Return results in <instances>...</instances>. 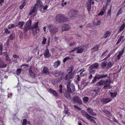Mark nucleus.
Returning <instances> with one entry per match:
<instances>
[{
    "label": "nucleus",
    "instance_id": "1",
    "mask_svg": "<svg viewBox=\"0 0 125 125\" xmlns=\"http://www.w3.org/2000/svg\"><path fill=\"white\" fill-rule=\"evenodd\" d=\"M73 70V68L72 67H70L67 70L68 73L66 75L65 78V80H68L73 78L74 76V73L72 72Z\"/></svg>",
    "mask_w": 125,
    "mask_h": 125
},
{
    "label": "nucleus",
    "instance_id": "2",
    "mask_svg": "<svg viewBox=\"0 0 125 125\" xmlns=\"http://www.w3.org/2000/svg\"><path fill=\"white\" fill-rule=\"evenodd\" d=\"M56 20L59 22H65L68 21L67 19L63 15L59 14L57 15L55 18Z\"/></svg>",
    "mask_w": 125,
    "mask_h": 125
},
{
    "label": "nucleus",
    "instance_id": "3",
    "mask_svg": "<svg viewBox=\"0 0 125 125\" xmlns=\"http://www.w3.org/2000/svg\"><path fill=\"white\" fill-rule=\"evenodd\" d=\"M98 63H96L90 66L89 68V72L92 73H95V70L98 68Z\"/></svg>",
    "mask_w": 125,
    "mask_h": 125
},
{
    "label": "nucleus",
    "instance_id": "4",
    "mask_svg": "<svg viewBox=\"0 0 125 125\" xmlns=\"http://www.w3.org/2000/svg\"><path fill=\"white\" fill-rule=\"evenodd\" d=\"M106 77L108 78V76L107 74H103L102 75L97 74L94 77L91 83H94L97 79L99 80L100 79H102Z\"/></svg>",
    "mask_w": 125,
    "mask_h": 125
},
{
    "label": "nucleus",
    "instance_id": "5",
    "mask_svg": "<svg viewBox=\"0 0 125 125\" xmlns=\"http://www.w3.org/2000/svg\"><path fill=\"white\" fill-rule=\"evenodd\" d=\"M48 27L51 35H55L58 31L57 28L54 26L49 25Z\"/></svg>",
    "mask_w": 125,
    "mask_h": 125
},
{
    "label": "nucleus",
    "instance_id": "6",
    "mask_svg": "<svg viewBox=\"0 0 125 125\" xmlns=\"http://www.w3.org/2000/svg\"><path fill=\"white\" fill-rule=\"evenodd\" d=\"M110 79L108 80H106V83H105V85L103 87V89H110L112 88V86L110 85L111 83L110 81Z\"/></svg>",
    "mask_w": 125,
    "mask_h": 125
},
{
    "label": "nucleus",
    "instance_id": "7",
    "mask_svg": "<svg viewBox=\"0 0 125 125\" xmlns=\"http://www.w3.org/2000/svg\"><path fill=\"white\" fill-rule=\"evenodd\" d=\"M73 101L77 103L79 105L82 104V101L80 99V98L76 96H74L73 98Z\"/></svg>",
    "mask_w": 125,
    "mask_h": 125
},
{
    "label": "nucleus",
    "instance_id": "8",
    "mask_svg": "<svg viewBox=\"0 0 125 125\" xmlns=\"http://www.w3.org/2000/svg\"><path fill=\"white\" fill-rule=\"evenodd\" d=\"M112 101V99L110 98H104L101 99V101L103 104H106Z\"/></svg>",
    "mask_w": 125,
    "mask_h": 125
},
{
    "label": "nucleus",
    "instance_id": "9",
    "mask_svg": "<svg viewBox=\"0 0 125 125\" xmlns=\"http://www.w3.org/2000/svg\"><path fill=\"white\" fill-rule=\"evenodd\" d=\"M75 48L76 51L77 53H79L82 52L83 50V47L82 46H80L79 47H77Z\"/></svg>",
    "mask_w": 125,
    "mask_h": 125
},
{
    "label": "nucleus",
    "instance_id": "10",
    "mask_svg": "<svg viewBox=\"0 0 125 125\" xmlns=\"http://www.w3.org/2000/svg\"><path fill=\"white\" fill-rule=\"evenodd\" d=\"M87 85V83L85 82L84 81H83L81 83L80 86L78 84V88L80 89H83V88L85 87Z\"/></svg>",
    "mask_w": 125,
    "mask_h": 125
},
{
    "label": "nucleus",
    "instance_id": "11",
    "mask_svg": "<svg viewBox=\"0 0 125 125\" xmlns=\"http://www.w3.org/2000/svg\"><path fill=\"white\" fill-rule=\"evenodd\" d=\"M33 28L31 26H24V33L26 34L29 30H33Z\"/></svg>",
    "mask_w": 125,
    "mask_h": 125
},
{
    "label": "nucleus",
    "instance_id": "12",
    "mask_svg": "<svg viewBox=\"0 0 125 125\" xmlns=\"http://www.w3.org/2000/svg\"><path fill=\"white\" fill-rule=\"evenodd\" d=\"M69 29V26L67 24H64L62 25V29L63 31L68 30Z\"/></svg>",
    "mask_w": 125,
    "mask_h": 125
},
{
    "label": "nucleus",
    "instance_id": "13",
    "mask_svg": "<svg viewBox=\"0 0 125 125\" xmlns=\"http://www.w3.org/2000/svg\"><path fill=\"white\" fill-rule=\"evenodd\" d=\"M93 110L92 109L89 108L87 109V112L89 113V114L92 115L96 116V114L94 112H93Z\"/></svg>",
    "mask_w": 125,
    "mask_h": 125
},
{
    "label": "nucleus",
    "instance_id": "14",
    "mask_svg": "<svg viewBox=\"0 0 125 125\" xmlns=\"http://www.w3.org/2000/svg\"><path fill=\"white\" fill-rule=\"evenodd\" d=\"M42 4L41 1H38L36 4L34 6V7L37 9L38 8H41L42 6Z\"/></svg>",
    "mask_w": 125,
    "mask_h": 125
},
{
    "label": "nucleus",
    "instance_id": "15",
    "mask_svg": "<svg viewBox=\"0 0 125 125\" xmlns=\"http://www.w3.org/2000/svg\"><path fill=\"white\" fill-rule=\"evenodd\" d=\"M7 65L0 58V68H3L6 67Z\"/></svg>",
    "mask_w": 125,
    "mask_h": 125
},
{
    "label": "nucleus",
    "instance_id": "16",
    "mask_svg": "<svg viewBox=\"0 0 125 125\" xmlns=\"http://www.w3.org/2000/svg\"><path fill=\"white\" fill-rule=\"evenodd\" d=\"M42 72L46 75L50 73L49 69L46 66H44L43 67Z\"/></svg>",
    "mask_w": 125,
    "mask_h": 125
},
{
    "label": "nucleus",
    "instance_id": "17",
    "mask_svg": "<svg viewBox=\"0 0 125 125\" xmlns=\"http://www.w3.org/2000/svg\"><path fill=\"white\" fill-rule=\"evenodd\" d=\"M92 0H88L87 4V7L88 11H90L91 10V2Z\"/></svg>",
    "mask_w": 125,
    "mask_h": 125
},
{
    "label": "nucleus",
    "instance_id": "18",
    "mask_svg": "<svg viewBox=\"0 0 125 125\" xmlns=\"http://www.w3.org/2000/svg\"><path fill=\"white\" fill-rule=\"evenodd\" d=\"M77 13L76 11L73 10L70 11L69 13L70 17H73L74 16V15L76 14Z\"/></svg>",
    "mask_w": 125,
    "mask_h": 125
},
{
    "label": "nucleus",
    "instance_id": "19",
    "mask_svg": "<svg viewBox=\"0 0 125 125\" xmlns=\"http://www.w3.org/2000/svg\"><path fill=\"white\" fill-rule=\"evenodd\" d=\"M87 118H86L87 119H88L91 122L94 123H95L96 122L93 119H96V118H95L94 117L90 116V115H89V116Z\"/></svg>",
    "mask_w": 125,
    "mask_h": 125
},
{
    "label": "nucleus",
    "instance_id": "20",
    "mask_svg": "<svg viewBox=\"0 0 125 125\" xmlns=\"http://www.w3.org/2000/svg\"><path fill=\"white\" fill-rule=\"evenodd\" d=\"M106 81H105L103 80H101L100 81L98 82L96 84V85L97 86H99L103 85L104 84L105 85V83H106Z\"/></svg>",
    "mask_w": 125,
    "mask_h": 125
},
{
    "label": "nucleus",
    "instance_id": "21",
    "mask_svg": "<svg viewBox=\"0 0 125 125\" xmlns=\"http://www.w3.org/2000/svg\"><path fill=\"white\" fill-rule=\"evenodd\" d=\"M100 91V89H96L94 91V92L92 94V96L95 97L97 95L98 93Z\"/></svg>",
    "mask_w": 125,
    "mask_h": 125
},
{
    "label": "nucleus",
    "instance_id": "22",
    "mask_svg": "<svg viewBox=\"0 0 125 125\" xmlns=\"http://www.w3.org/2000/svg\"><path fill=\"white\" fill-rule=\"evenodd\" d=\"M45 57L48 58L51 56V54H50L49 51L48 49H47L46 51L44 54Z\"/></svg>",
    "mask_w": 125,
    "mask_h": 125
},
{
    "label": "nucleus",
    "instance_id": "23",
    "mask_svg": "<svg viewBox=\"0 0 125 125\" xmlns=\"http://www.w3.org/2000/svg\"><path fill=\"white\" fill-rule=\"evenodd\" d=\"M85 70L83 69H82L80 70L79 71V72H81L80 73V75L81 76H86L87 74L86 73H84Z\"/></svg>",
    "mask_w": 125,
    "mask_h": 125
},
{
    "label": "nucleus",
    "instance_id": "24",
    "mask_svg": "<svg viewBox=\"0 0 125 125\" xmlns=\"http://www.w3.org/2000/svg\"><path fill=\"white\" fill-rule=\"evenodd\" d=\"M69 93L66 92L64 93V96L68 99L71 98V96Z\"/></svg>",
    "mask_w": 125,
    "mask_h": 125
},
{
    "label": "nucleus",
    "instance_id": "25",
    "mask_svg": "<svg viewBox=\"0 0 125 125\" xmlns=\"http://www.w3.org/2000/svg\"><path fill=\"white\" fill-rule=\"evenodd\" d=\"M24 24V22L23 21L19 22L18 24L15 25V27H17L19 25L20 26H19V27L21 28L23 26Z\"/></svg>",
    "mask_w": 125,
    "mask_h": 125
},
{
    "label": "nucleus",
    "instance_id": "26",
    "mask_svg": "<svg viewBox=\"0 0 125 125\" xmlns=\"http://www.w3.org/2000/svg\"><path fill=\"white\" fill-rule=\"evenodd\" d=\"M49 91L52 92V94L58 97V94L56 92L55 90H53L51 88H50L49 89Z\"/></svg>",
    "mask_w": 125,
    "mask_h": 125
},
{
    "label": "nucleus",
    "instance_id": "27",
    "mask_svg": "<svg viewBox=\"0 0 125 125\" xmlns=\"http://www.w3.org/2000/svg\"><path fill=\"white\" fill-rule=\"evenodd\" d=\"M84 117H85L86 118L88 117L89 115L84 110H83L81 111Z\"/></svg>",
    "mask_w": 125,
    "mask_h": 125
},
{
    "label": "nucleus",
    "instance_id": "28",
    "mask_svg": "<svg viewBox=\"0 0 125 125\" xmlns=\"http://www.w3.org/2000/svg\"><path fill=\"white\" fill-rule=\"evenodd\" d=\"M111 34L110 32L109 31H106L104 34V37L105 38H106L107 37H109Z\"/></svg>",
    "mask_w": 125,
    "mask_h": 125
},
{
    "label": "nucleus",
    "instance_id": "29",
    "mask_svg": "<svg viewBox=\"0 0 125 125\" xmlns=\"http://www.w3.org/2000/svg\"><path fill=\"white\" fill-rule=\"evenodd\" d=\"M60 64V62L59 60L56 62L54 63V67L55 68H57Z\"/></svg>",
    "mask_w": 125,
    "mask_h": 125
},
{
    "label": "nucleus",
    "instance_id": "30",
    "mask_svg": "<svg viewBox=\"0 0 125 125\" xmlns=\"http://www.w3.org/2000/svg\"><path fill=\"white\" fill-rule=\"evenodd\" d=\"M110 94L111 95V96L112 97L114 98L116 97L117 94V92H110Z\"/></svg>",
    "mask_w": 125,
    "mask_h": 125
},
{
    "label": "nucleus",
    "instance_id": "31",
    "mask_svg": "<svg viewBox=\"0 0 125 125\" xmlns=\"http://www.w3.org/2000/svg\"><path fill=\"white\" fill-rule=\"evenodd\" d=\"M99 46L98 45H96L94 47L92 48V50L93 52H95L98 51Z\"/></svg>",
    "mask_w": 125,
    "mask_h": 125
},
{
    "label": "nucleus",
    "instance_id": "32",
    "mask_svg": "<svg viewBox=\"0 0 125 125\" xmlns=\"http://www.w3.org/2000/svg\"><path fill=\"white\" fill-rule=\"evenodd\" d=\"M37 11V9L35 8V7H34L33 10L29 13V15H32L33 13H34L35 12Z\"/></svg>",
    "mask_w": 125,
    "mask_h": 125
},
{
    "label": "nucleus",
    "instance_id": "33",
    "mask_svg": "<svg viewBox=\"0 0 125 125\" xmlns=\"http://www.w3.org/2000/svg\"><path fill=\"white\" fill-rule=\"evenodd\" d=\"M89 98L88 97H84L83 99V100L85 103H87L88 101Z\"/></svg>",
    "mask_w": 125,
    "mask_h": 125
},
{
    "label": "nucleus",
    "instance_id": "34",
    "mask_svg": "<svg viewBox=\"0 0 125 125\" xmlns=\"http://www.w3.org/2000/svg\"><path fill=\"white\" fill-rule=\"evenodd\" d=\"M125 27V23H124L121 26L120 29L119 30V31H122L124 29V28Z\"/></svg>",
    "mask_w": 125,
    "mask_h": 125
},
{
    "label": "nucleus",
    "instance_id": "35",
    "mask_svg": "<svg viewBox=\"0 0 125 125\" xmlns=\"http://www.w3.org/2000/svg\"><path fill=\"white\" fill-rule=\"evenodd\" d=\"M31 19H30L29 20L26 22V26H31Z\"/></svg>",
    "mask_w": 125,
    "mask_h": 125
},
{
    "label": "nucleus",
    "instance_id": "36",
    "mask_svg": "<svg viewBox=\"0 0 125 125\" xmlns=\"http://www.w3.org/2000/svg\"><path fill=\"white\" fill-rule=\"evenodd\" d=\"M15 35L13 34H10L9 37V39L10 40H13L14 38H15Z\"/></svg>",
    "mask_w": 125,
    "mask_h": 125
},
{
    "label": "nucleus",
    "instance_id": "37",
    "mask_svg": "<svg viewBox=\"0 0 125 125\" xmlns=\"http://www.w3.org/2000/svg\"><path fill=\"white\" fill-rule=\"evenodd\" d=\"M114 63L113 62H109L108 63L107 65V67L108 68H110L114 64Z\"/></svg>",
    "mask_w": 125,
    "mask_h": 125
},
{
    "label": "nucleus",
    "instance_id": "38",
    "mask_svg": "<svg viewBox=\"0 0 125 125\" xmlns=\"http://www.w3.org/2000/svg\"><path fill=\"white\" fill-rule=\"evenodd\" d=\"M124 37L123 36H120L118 39L117 42L116 44H117L119 43L121 41L122 39H123Z\"/></svg>",
    "mask_w": 125,
    "mask_h": 125
},
{
    "label": "nucleus",
    "instance_id": "39",
    "mask_svg": "<svg viewBox=\"0 0 125 125\" xmlns=\"http://www.w3.org/2000/svg\"><path fill=\"white\" fill-rule=\"evenodd\" d=\"M43 40L41 43L42 44H46V42L47 41L46 38H45L44 37H43Z\"/></svg>",
    "mask_w": 125,
    "mask_h": 125
},
{
    "label": "nucleus",
    "instance_id": "40",
    "mask_svg": "<svg viewBox=\"0 0 125 125\" xmlns=\"http://www.w3.org/2000/svg\"><path fill=\"white\" fill-rule=\"evenodd\" d=\"M122 12H123V11L122 9V8H120L119 9V10L118 11V12H117V16H118L120 14H121Z\"/></svg>",
    "mask_w": 125,
    "mask_h": 125
},
{
    "label": "nucleus",
    "instance_id": "41",
    "mask_svg": "<svg viewBox=\"0 0 125 125\" xmlns=\"http://www.w3.org/2000/svg\"><path fill=\"white\" fill-rule=\"evenodd\" d=\"M38 22L36 23H35L33 25V26H31L33 28V29L34 28H35V29L37 28L38 27Z\"/></svg>",
    "mask_w": 125,
    "mask_h": 125
},
{
    "label": "nucleus",
    "instance_id": "42",
    "mask_svg": "<svg viewBox=\"0 0 125 125\" xmlns=\"http://www.w3.org/2000/svg\"><path fill=\"white\" fill-rule=\"evenodd\" d=\"M54 74L56 76H59L61 73L60 72H57V71H55L54 72Z\"/></svg>",
    "mask_w": 125,
    "mask_h": 125
},
{
    "label": "nucleus",
    "instance_id": "43",
    "mask_svg": "<svg viewBox=\"0 0 125 125\" xmlns=\"http://www.w3.org/2000/svg\"><path fill=\"white\" fill-rule=\"evenodd\" d=\"M22 69H18L16 71V74L17 75H19L21 73V71Z\"/></svg>",
    "mask_w": 125,
    "mask_h": 125
},
{
    "label": "nucleus",
    "instance_id": "44",
    "mask_svg": "<svg viewBox=\"0 0 125 125\" xmlns=\"http://www.w3.org/2000/svg\"><path fill=\"white\" fill-rule=\"evenodd\" d=\"M6 60V61L8 62H10V60L9 58V57H8V55H6L5 56Z\"/></svg>",
    "mask_w": 125,
    "mask_h": 125
},
{
    "label": "nucleus",
    "instance_id": "45",
    "mask_svg": "<svg viewBox=\"0 0 125 125\" xmlns=\"http://www.w3.org/2000/svg\"><path fill=\"white\" fill-rule=\"evenodd\" d=\"M107 62H104L102 63V67L103 68H105V66L107 64Z\"/></svg>",
    "mask_w": 125,
    "mask_h": 125
},
{
    "label": "nucleus",
    "instance_id": "46",
    "mask_svg": "<svg viewBox=\"0 0 125 125\" xmlns=\"http://www.w3.org/2000/svg\"><path fill=\"white\" fill-rule=\"evenodd\" d=\"M67 92L68 93H71L72 92V90L71 88L70 87V86L69 87L67 86Z\"/></svg>",
    "mask_w": 125,
    "mask_h": 125
},
{
    "label": "nucleus",
    "instance_id": "47",
    "mask_svg": "<svg viewBox=\"0 0 125 125\" xmlns=\"http://www.w3.org/2000/svg\"><path fill=\"white\" fill-rule=\"evenodd\" d=\"M107 7V5L106 4H105L104 5L103 8V10L104 11V12H105L106 10V9Z\"/></svg>",
    "mask_w": 125,
    "mask_h": 125
},
{
    "label": "nucleus",
    "instance_id": "48",
    "mask_svg": "<svg viewBox=\"0 0 125 125\" xmlns=\"http://www.w3.org/2000/svg\"><path fill=\"white\" fill-rule=\"evenodd\" d=\"M70 59L69 58V57H67L65 58H64V59L63 60V62L64 63L67 60H68L69 59Z\"/></svg>",
    "mask_w": 125,
    "mask_h": 125
},
{
    "label": "nucleus",
    "instance_id": "49",
    "mask_svg": "<svg viewBox=\"0 0 125 125\" xmlns=\"http://www.w3.org/2000/svg\"><path fill=\"white\" fill-rule=\"evenodd\" d=\"M27 120L26 119H24L23 120V123H22L23 125H26L27 123Z\"/></svg>",
    "mask_w": 125,
    "mask_h": 125
},
{
    "label": "nucleus",
    "instance_id": "50",
    "mask_svg": "<svg viewBox=\"0 0 125 125\" xmlns=\"http://www.w3.org/2000/svg\"><path fill=\"white\" fill-rule=\"evenodd\" d=\"M29 73L31 76L33 77H35V74L32 71H30V72H29Z\"/></svg>",
    "mask_w": 125,
    "mask_h": 125
},
{
    "label": "nucleus",
    "instance_id": "51",
    "mask_svg": "<svg viewBox=\"0 0 125 125\" xmlns=\"http://www.w3.org/2000/svg\"><path fill=\"white\" fill-rule=\"evenodd\" d=\"M15 26L13 24H11L9 26L8 28L9 29H11L15 27Z\"/></svg>",
    "mask_w": 125,
    "mask_h": 125
},
{
    "label": "nucleus",
    "instance_id": "52",
    "mask_svg": "<svg viewBox=\"0 0 125 125\" xmlns=\"http://www.w3.org/2000/svg\"><path fill=\"white\" fill-rule=\"evenodd\" d=\"M4 30L5 31V32L6 33H9L10 32V31H9L7 28H5Z\"/></svg>",
    "mask_w": 125,
    "mask_h": 125
},
{
    "label": "nucleus",
    "instance_id": "53",
    "mask_svg": "<svg viewBox=\"0 0 125 125\" xmlns=\"http://www.w3.org/2000/svg\"><path fill=\"white\" fill-rule=\"evenodd\" d=\"M74 107L76 109H77L79 111L81 110V108L78 107L77 105H75L74 106Z\"/></svg>",
    "mask_w": 125,
    "mask_h": 125
},
{
    "label": "nucleus",
    "instance_id": "54",
    "mask_svg": "<svg viewBox=\"0 0 125 125\" xmlns=\"http://www.w3.org/2000/svg\"><path fill=\"white\" fill-rule=\"evenodd\" d=\"M121 53L119 52V54L117 56V59L118 60H119L120 59V58L121 56L123 54H121Z\"/></svg>",
    "mask_w": 125,
    "mask_h": 125
},
{
    "label": "nucleus",
    "instance_id": "55",
    "mask_svg": "<svg viewBox=\"0 0 125 125\" xmlns=\"http://www.w3.org/2000/svg\"><path fill=\"white\" fill-rule=\"evenodd\" d=\"M107 52V50H106L104 52L102 53V55L101 56L103 57L106 55V53Z\"/></svg>",
    "mask_w": 125,
    "mask_h": 125
},
{
    "label": "nucleus",
    "instance_id": "56",
    "mask_svg": "<svg viewBox=\"0 0 125 125\" xmlns=\"http://www.w3.org/2000/svg\"><path fill=\"white\" fill-rule=\"evenodd\" d=\"M104 11L103 10H102V11H101V12H100L98 14V15L99 16V15H101V16H102L103 15L104 13Z\"/></svg>",
    "mask_w": 125,
    "mask_h": 125
},
{
    "label": "nucleus",
    "instance_id": "57",
    "mask_svg": "<svg viewBox=\"0 0 125 125\" xmlns=\"http://www.w3.org/2000/svg\"><path fill=\"white\" fill-rule=\"evenodd\" d=\"M13 57L14 58L16 59L18 58H19L18 56L16 54H13Z\"/></svg>",
    "mask_w": 125,
    "mask_h": 125
},
{
    "label": "nucleus",
    "instance_id": "58",
    "mask_svg": "<svg viewBox=\"0 0 125 125\" xmlns=\"http://www.w3.org/2000/svg\"><path fill=\"white\" fill-rule=\"evenodd\" d=\"M8 54L7 52H4L3 53H1V54H0V55H3V56H4L5 55L6 56V55H8Z\"/></svg>",
    "mask_w": 125,
    "mask_h": 125
},
{
    "label": "nucleus",
    "instance_id": "59",
    "mask_svg": "<svg viewBox=\"0 0 125 125\" xmlns=\"http://www.w3.org/2000/svg\"><path fill=\"white\" fill-rule=\"evenodd\" d=\"M111 9H110L108 11V13H107V15L108 16H109L110 15L111 13Z\"/></svg>",
    "mask_w": 125,
    "mask_h": 125
},
{
    "label": "nucleus",
    "instance_id": "60",
    "mask_svg": "<svg viewBox=\"0 0 125 125\" xmlns=\"http://www.w3.org/2000/svg\"><path fill=\"white\" fill-rule=\"evenodd\" d=\"M76 77L78 81H80V75H77L76 76Z\"/></svg>",
    "mask_w": 125,
    "mask_h": 125
},
{
    "label": "nucleus",
    "instance_id": "61",
    "mask_svg": "<svg viewBox=\"0 0 125 125\" xmlns=\"http://www.w3.org/2000/svg\"><path fill=\"white\" fill-rule=\"evenodd\" d=\"M50 37H48V42L47 43V44L48 46H49L50 44Z\"/></svg>",
    "mask_w": 125,
    "mask_h": 125
},
{
    "label": "nucleus",
    "instance_id": "62",
    "mask_svg": "<svg viewBox=\"0 0 125 125\" xmlns=\"http://www.w3.org/2000/svg\"><path fill=\"white\" fill-rule=\"evenodd\" d=\"M101 21H97L96 24L97 25H100L101 23Z\"/></svg>",
    "mask_w": 125,
    "mask_h": 125
},
{
    "label": "nucleus",
    "instance_id": "63",
    "mask_svg": "<svg viewBox=\"0 0 125 125\" xmlns=\"http://www.w3.org/2000/svg\"><path fill=\"white\" fill-rule=\"evenodd\" d=\"M35 32L36 34L39 33V28H37L35 29Z\"/></svg>",
    "mask_w": 125,
    "mask_h": 125
},
{
    "label": "nucleus",
    "instance_id": "64",
    "mask_svg": "<svg viewBox=\"0 0 125 125\" xmlns=\"http://www.w3.org/2000/svg\"><path fill=\"white\" fill-rule=\"evenodd\" d=\"M10 40L9 39H8L7 40V41L6 42V45H7L9 46V43L10 42Z\"/></svg>",
    "mask_w": 125,
    "mask_h": 125
}]
</instances>
